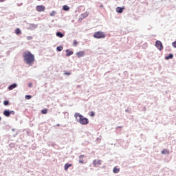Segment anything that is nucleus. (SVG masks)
Listing matches in <instances>:
<instances>
[{
    "mask_svg": "<svg viewBox=\"0 0 176 176\" xmlns=\"http://www.w3.org/2000/svg\"><path fill=\"white\" fill-rule=\"evenodd\" d=\"M23 57L24 63L28 64V65L31 66L35 63V56L30 51L23 52Z\"/></svg>",
    "mask_w": 176,
    "mask_h": 176,
    "instance_id": "nucleus-1",
    "label": "nucleus"
},
{
    "mask_svg": "<svg viewBox=\"0 0 176 176\" xmlns=\"http://www.w3.org/2000/svg\"><path fill=\"white\" fill-rule=\"evenodd\" d=\"M78 117L79 118L78 123L84 125L89 124V119L86 118L85 116H82L79 113H76L74 114V118H76V119H78Z\"/></svg>",
    "mask_w": 176,
    "mask_h": 176,
    "instance_id": "nucleus-2",
    "label": "nucleus"
},
{
    "mask_svg": "<svg viewBox=\"0 0 176 176\" xmlns=\"http://www.w3.org/2000/svg\"><path fill=\"white\" fill-rule=\"evenodd\" d=\"M94 38H96L97 39H101L102 38H105V34L102 32H96L94 34Z\"/></svg>",
    "mask_w": 176,
    "mask_h": 176,
    "instance_id": "nucleus-3",
    "label": "nucleus"
},
{
    "mask_svg": "<svg viewBox=\"0 0 176 176\" xmlns=\"http://www.w3.org/2000/svg\"><path fill=\"white\" fill-rule=\"evenodd\" d=\"M101 164H102V160H95L93 162V165L94 166V167H100Z\"/></svg>",
    "mask_w": 176,
    "mask_h": 176,
    "instance_id": "nucleus-4",
    "label": "nucleus"
},
{
    "mask_svg": "<svg viewBox=\"0 0 176 176\" xmlns=\"http://www.w3.org/2000/svg\"><path fill=\"white\" fill-rule=\"evenodd\" d=\"M155 46L158 50H163V44L162 43V41H157L155 42Z\"/></svg>",
    "mask_w": 176,
    "mask_h": 176,
    "instance_id": "nucleus-5",
    "label": "nucleus"
},
{
    "mask_svg": "<svg viewBox=\"0 0 176 176\" xmlns=\"http://www.w3.org/2000/svg\"><path fill=\"white\" fill-rule=\"evenodd\" d=\"M46 9V8H45V6H37L36 7V11L37 12H45V10Z\"/></svg>",
    "mask_w": 176,
    "mask_h": 176,
    "instance_id": "nucleus-6",
    "label": "nucleus"
},
{
    "mask_svg": "<svg viewBox=\"0 0 176 176\" xmlns=\"http://www.w3.org/2000/svg\"><path fill=\"white\" fill-rule=\"evenodd\" d=\"M76 56H77V57H78L79 58H80V57H83V56H85V52H83V51H80V52H78L76 53Z\"/></svg>",
    "mask_w": 176,
    "mask_h": 176,
    "instance_id": "nucleus-7",
    "label": "nucleus"
},
{
    "mask_svg": "<svg viewBox=\"0 0 176 176\" xmlns=\"http://www.w3.org/2000/svg\"><path fill=\"white\" fill-rule=\"evenodd\" d=\"M74 54V51H71L69 50H66V56L67 57H69V56H72Z\"/></svg>",
    "mask_w": 176,
    "mask_h": 176,
    "instance_id": "nucleus-8",
    "label": "nucleus"
},
{
    "mask_svg": "<svg viewBox=\"0 0 176 176\" xmlns=\"http://www.w3.org/2000/svg\"><path fill=\"white\" fill-rule=\"evenodd\" d=\"M3 114L4 115V116L9 118L10 116V111H9L8 110H5L3 113Z\"/></svg>",
    "mask_w": 176,
    "mask_h": 176,
    "instance_id": "nucleus-9",
    "label": "nucleus"
},
{
    "mask_svg": "<svg viewBox=\"0 0 176 176\" xmlns=\"http://www.w3.org/2000/svg\"><path fill=\"white\" fill-rule=\"evenodd\" d=\"M116 10L117 13H123V8H122L121 7H117L116 8Z\"/></svg>",
    "mask_w": 176,
    "mask_h": 176,
    "instance_id": "nucleus-10",
    "label": "nucleus"
},
{
    "mask_svg": "<svg viewBox=\"0 0 176 176\" xmlns=\"http://www.w3.org/2000/svg\"><path fill=\"white\" fill-rule=\"evenodd\" d=\"M16 87H17V85L14 83L8 87V89L13 90V89H16Z\"/></svg>",
    "mask_w": 176,
    "mask_h": 176,
    "instance_id": "nucleus-11",
    "label": "nucleus"
},
{
    "mask_svg": "<svg viewBox=\"0 0 176 176\" xmlns=\"http://www.w3.org/2000/svg\"><path fill=\"white\" fill-rule=\"evenodd\" d=\"M56 36H58V38H63L64 34L60 32H56Z\"/></svg>",
    "mask_w": 176,
    "mask_h": 176,
    "instance_id": "nucleus-12",
    "label": "nucleus"
},
{
    "mask_svg": "<svg viewBox=\"0 0 176 176\" xmlns=\"http://www.w3.org/2000/svg\"><path fill=\"white\" fill-rule=\"evenodd\" d=\"M119 171H120V169L118 168V167H114L113 169V173H114V174H118Z\"/></svg>",
    "mask_w": 176,
    "mask_h": 176,
    "instance_id": "nucleus-13",
    "label": "nucleus"
},
{
    "mask_svg": "<svg viewBox=\"0 0 176 176\" xmlns=\"http://www.w3.org/2000/svg\"><path fill=\"white\" fill-rule=\"evenodd\" d=\"M170 153V151H168V150L167 149H164L162 151V155H168Z\"/></svg>",
    "mask_w": 176,
    "mask_h": 176,
    "instance_id": "nucleus-14",
    "label": "nucleus"
},
{
    "mask_svg": "<svg viewBox=\"0 0 176 176\" xmlns=\"http://www.w3.org/2000/svg\"><path fill=\"white\" fill-rule=\"evenodd\" d=\"M72 166V164H66L65 165V170L67 171V170H68V168H69V167H71Z\"/></svg>",
    "mask_w": 176,
    "mask_h": 176,
    "instance_id": "nucleus-15",
    "label": "nucleus"
},
{
    "mask_svg": "<svg viewBox=\"0 0 176 176\" xmlns=\"http://www.w3.org/2000/svg\"><path fill=\"white\" fill-rule=\"evenodd\" d=\"M174 57V55L173 54H170L168 56H166V60H170V58H173Z\"/></svg>",
    "mask_w": 176,
    "mask_h": 176,
    "instance_id": "nucleus-16",
    "label": "nucleus"
},
{
    "mask_svg": "<svg viewBox=\"0 0 176 176\" xmlns=\"http://www.w3.org/2000/svg\"><path fill=\"white\" fill-rule=\"evenodd\" d=\"M15 34H16V35H20V34H21V30H20V29H19V28H16V29L15 30Z\"/></svg>",
    "mask_w": 176,
    "mask_h": 176,
    "instance_id": "nucleus-17",
    "label": "nucleus"
},
{
    "mask_svg": "<svg viewBox=\"0 0 176 176\" xmlns=\"http://www.w3.org/2000/svg\"><path fill=\"white\" fill-rule=\"evenodd\" d=\"M63 10L68 12V10H69V7L68 6H63Z\"/></svg>",
    "mask_w": 176,
    "mask_h": 176,
    "instance_id": "nucleus-18",
    "label": "nucleus"
},
{
    "mask_svg": "<svg viewBox=\"0 0 176 176\" xmlns=\"http://www.w3.org/2000/svg\"><path fill=\"white\" fill-rule=\"evenodd\" d=\"M63 46H59V47H57L56 50L58 52H61L63 51Z\"/></svg>",
    "mask_w": 176,
    "mask_h": 176,
    "instance_id": "nucleus-19",
    "label": "nucleus"
},
{
    "mask_svg": "<svg viewBox=\"0 0 176 176\" xmlns=\"http://www.w3.org/2000/svg\"><path fill=\"white\" fill-rule=\"evenodd\" d=\"M41 113H42L43 115H46V113H47V109H43V110L41 111Z\"/></svg>",
    "mask_w": 176,
    "mask_h": 176,
    "instance_id": "nucleus-20",
    "label": "nucleus"
},
{
    "mask_svg": "<svg viewBox=\"0 0 176 176\" xmlns=\"http://www.w3.org/2000/svg\"><path fill=\"white\" fill-rule=\"evenodd\" d=\"M55 14H57V12L56 11H52L50 14V16H54Z\"/></svg>",
    "mask_w": 176,
    "mask_h": 176,
    "instance_id": "nucleus-21",
    "label": "nucleus"
},
{
    "mask_svg": "<svg viewBox=\"0 0 176 176\" xmlns=\"http://www.w3.org/2000/svg\"><path fill=\"white\" fill-rule=\"evenodd\" d=\"M31 98H32V96H30V95H26V96H25V99H26V100H31Z\"/></svg>",
    "mask_w": 176,
    "mask_h": 176,
    "instance_id": "nucleus-22",
    "label": "nucleus"
},
{
    "mask_svg": "<svg viewBox=\"0 0 176 176\" xmlns=\"http://www.w3.org/2000/svg\"><path fill=\"white\" fill-rule=\"evenodd\" d=\"M3 105H6V106L9 105V101H8V100H4V101H3Z\"/></svg>",
    "mask_w": 176,
    "mask_h": 176,
    "instance_id": "nucleus-23",
    "label": "nucleus"
},
{
    "mask_svg": "<svg viewBox=\"0 0 176 176\" xmlns=\"http://www.w3.org/2000/svg\"><path fill=\"white\" fill-rule=\"evenodd\" d=\"M73 45L74 46H76L78 45V41H76V40H74Z\"/></svg>",
    "mask_w": 176,
    "mask_h": 176,
    "instance_id": "nucleus-24",
    "label": "nucleus"
},
{
    "mask_svg": "<svg viewBox=\"0 0 176 176\" xmlns=\"http://www.w3.org/2000/svg\"><path fill=\"white\" fill-rule=\"evenodd\" d=\"M89 115L90 116L93 117V116H95L96 113H94V111H91Z\"/></svg>",
    "mask_w": 176,
    "mask_h": 176,
    "instance_id": "nucleus-25",
    "label": "nucleus"
},
{
    "mask_svg": "<svg viewBox=\"0 0 176 176\" xmlns=\"http://www.w3.org/2000/svg\"><path fill=\"white\" fill-rule=\"evenodd\" d=\"M32 36H27V40L28 41H32Z\"/></svg>",
    "mask_w": 176,
    "mask_h": 176,
    "instance_id": "nucleus-26",
    "label": "nucleus"
},
{
    "mask_svg": "<svg viewBox=\"0 0 176 176\" xmlns=\"http://www.w3.org/2000/svg\"><path fill=\"white\" fill-rule=\"evenodd\" d=\"M172 45L173 47L176 48V41L173 42Z\"/></svg>",
    "mask_w": 176,
    "mask_h": 176,
    "instance_id": "nucleus-27",
    "label": "nucleus"
},
{
    "mask_svg": "<svg viewBox=\"0 0 176 176\" xmlns=\"http://www.w3.org/2000/svg\"><path fill=\"white\" fill-rule=\"evenodd\" d=\"M65 75H71V72H65Z\"/></svg>",
    "mask_w": 176,
    "mask_h": 176,
    "instance_id": "nucleus-28",
    "label": "nucleus"
},
{
    "mask_svg": "<svg viewBox=\"0 0 176 176\" xmlns=\"http://www.w3.org/2000/svg\"><path fill=\"white\" fill-rule=\"evenodd\" d=\"M10 115H14V111H10Z\"/></svg>",
    "mask_w": 176,
    "mask_h": 176,
    "instance_id": "nucleus-29",
    "label": "nucleus"
},
{
    "mask_svg": "<svg viewBox=\"0 0 176 176\" xmlns=\"http://www.w3.org/2000/svg\"><path fill=\"white\" fill-rule=\"evenodd\" d=\"M83 157H85V155H80L79 159H82V158H83Z\"/></svg>",
    "mask_w": 176,
    "mask_h": 176,
    "instance_id": "nucleus-30",
    "label": "nucleus"
},
{
    "mask_svg": "<svg viewBox=\"0 0 176 176\" xmlns=\"http://www.w3.org/2000/svg\"><path fill=\"white\" fill-rule=\"evenodd\" d=\"M85 15V17H87V16H89V13L86 12L85 14H84Z\"/></svg>",
    "mask_w": 176,
    "mask_h": 176,
    "instance_id": "nucleus-31",
    "label": "nucleus"
},
{
    "mask_svg": "<svg viewBox=\"0 0 176 176\" xmlns=\"http://www.w3.org/2000/svg\"><path fill=\"white\" fill-rule=\"evenodd\" d=\"M28 86H29V87H32V84L30 83V84H28Z\"/></svg>",
    "mask_w": 176,
    "mask_h": 176,
    "instance_id": "nucleus-32",
    "label": "nucleus"
},
{
    "mask_svg": "<svg viewBox=\"0 0 176 176\" xmlns=\"http://www.w3.org/2000/svg\"><path fill=\"white\" fill-rule=\"evenodd\" d=\"M79 163L83 164V163H85V162H84L83 160H80V161H79Z\"/></svg>",
    "mask_w": 176,
    "mask_h": 176,
    "instance_id": "nucleus-33",
    "label": "nucleus"
},
{
    "mask_svg": "<svg viewBox=\"0 0 176 176\" xmlns=\"http://www.w3.org/2000/svg\"><path fill=\"white\" fill-rule=\"evenodd\" d=\"M0 2H5V0H0Z\"/></svg>",
    "mask_w": 176,
    "mask_h": 176,
    "instance_id": "nucleus-34",
    "label": "nucleus"
},
{
    "mask_svg": "<svg viewBox=\"0 0 176 176\" xmlns=\"http://www.w3.org/2000/svg\"><path fill=\"white\" fill-rule=\"evenodd\" d=\"M100 8H104V6H103V5H101V6H100Z\"/></svg>",
    "mask_w": 176,
    "mask_h": 176,
    "instance_id": "nucleus-35",
    "label": "nucleus"
},
{
    "mask_svg": "<svg viewBox=\"0 0 176 176\" xmlns=\"http://www.w3.org/2000/svg\"><path fill=\"white\" fill-rule=\"evenodd\" d=\"M38 1H41V0H38Z\"/></svg>",
    "mask_w": 176,
    "mask_h": 176,
    "instance_id": "nucleus-36",
    "label": "nucleus"
}]
</instances>
